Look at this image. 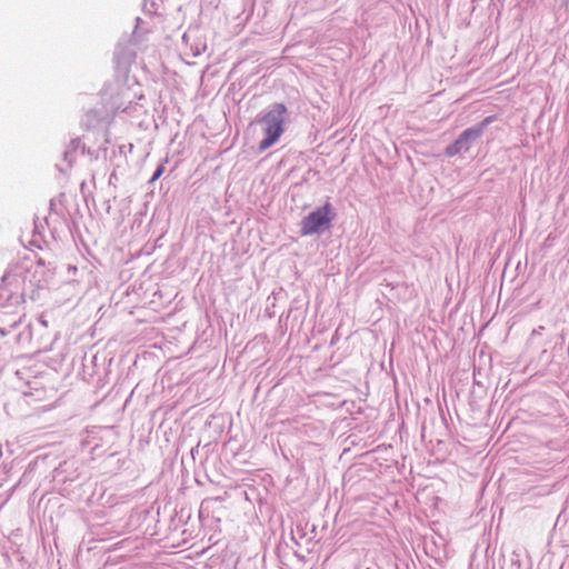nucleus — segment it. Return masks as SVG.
I'll return each mask as SVG.
<instances>
[{
    "label": "nucleus",
    "mask_w": 569,
    "mask_h": 569,
    "mask_svg": "<svg viewBox=\"0 0 569 569\" xmlns=\"http://www.w3.org/2000/svg\"><path fill=\"white\" fill-rule=\"evenodd\" d=\"M287 107L276 103L261 119L264 126V138L259 143V150L264 151L272 147L284 132Z\"/></svg>",
    "instance_id": "obj_1"
},
{
    "label": "nucleus",
    "mask_w": 569,
    "mask_h": 569,
    "mask_svg": "<svg viewBox=\"0 0 569 569\" xmlns=\"http://www.w3.org/2000/svg\"><path fill=\"white\" fill-rule=\"evenodd\" d=\"M336 213L332 204L326 202L322 207L317 208L307 214L300 222V233L302 236H311L329 229Z\"/></svg>",
    "instance_id": "obj_2"
},
{
    "label": "nucleus",
    "mask_w": 569,
    "mask_h": 569,
    "mask_svg": "<svg viewBox=\"0 0 569 569\" xmlns=\"http://www.w3.org/2000/svg\"><path fill=\"white\" fill-rule=\"evenodd\" d=\"M493 117H487L485 118L478 126L466 129L453 143L449 144L446 148V154L448 157H453L461 151H468L470 148V143L478 139L482 132L483 129L492 122Z\"/></svg>",
    "instance_id": "obj_3"
},
{
    "label": "nucleus",
    "mask_w": 569,
    "mask_h": 569,
    "mask_svg": "<svg viewBox=\"0 0 569 569\" xmlns=\"http://www.w3.org/2000/svg\"><path fill=\"white\" fill-rule=\"evenodd\" d=\"M164 172V166L163 164H160L157 170L153 172L151 179H150V183H153L154 181H157Z\"/></svg>",
    "instance_id": "obj_4"
}]
</instances>
